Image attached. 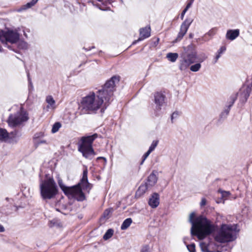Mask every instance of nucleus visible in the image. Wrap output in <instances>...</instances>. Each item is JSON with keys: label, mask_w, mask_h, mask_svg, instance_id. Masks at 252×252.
<instances>
[{"label": "nucleus", "mask_w": 252, "mask_h": 252, "mask_svg": "<svg viewBox=\"0 0 252 252\" xmlns=\"http://www.w3.org/2000/svg\"><path fill=\"white\" fill-rule=\"evenodd\" d=\"M148 204L152 208H157L159 204V195L156 192L153 193L149 199Z\"/></svg>", "instance_id": "nucleus-13"}, {"label": "nucleus", "mask_w": 252, "mask_h": 252, "mask_svg": "<svg viewBox=\"0 0 252 252\" xmlns=\"http://www.w3.org/2000/svg\"><path fill=\"white\" fill-rule=\"evenodd\" d=\"M226 48L225 46H221L220 49L217 51V53L218 55H219L220 56H221V55L225 51Z\"/></svg>", "instance_id": "nucleus-35"}, {"label": "nucleus", "mask_w": 252, "mask_h": 252, "mask_svg": "<svg viewBox=\"0 0 252 252\" xmlns=\"http://www.w3.org/2000/svg\"><path fill=\"white\" fill-rule=\"evenodd\" d=\"M38 0H32L31 1L28 2L26 4L23 5L22 7V9L25 10L28 8H30L33 6Z\"/></svg>", "instance_id": "nucleus-23"}, {"label": "nucleus", "mask_w": 252, "mask_h": 252, "mask_svg": "<svg viewBox=\"0 0 252 252\" xmlns=\"http://www.w3.org/2000/svg\"><path fill=\"white\" fill-rule=\"evenodd\" d=\"M45 143H46V141L45 140H40L39 141L37 142V144Z\"/></svg>", "instance_id": "nucleus-48"}, {"label": "nucleus", "mask_w": 252, "mask_h": 252, "mask_svg": "<svg viewBox=\"0 0 252 252\" xmlns=\"http://www.w3.org/2000/svg\"><path fill=\"white\" fill-rule=\"evenodd\" d=\"M92 0H90L89 2H91L93 5H94V2L93 1H92ZM96 1H98L99 2H103V1H104L105 0H96Z\"/></svg>", "instance_id": "nucleus-47"}, {"label": "nucleus", "mask_w": 252, "mask_h": 252, "mask_svg": "<svg viewBox=\"0 0 252 252\" xmlns=\"http://www.w3.org/2000/svg\"><path fill=\"white\" fill-rule=\"evenodd\" d=\"M6 199L7 200H8V198H6Z\"/></svg>", "instance_id": "nucleus-51"}, {"label": "nucleus", "mask_w": 252, "mask_h": 252, "mask_svg": "<svg viewBox=\"0 0 252 252\" xmlns=\"http://www.w3.org/2000/svg\"><path fill=\"white\" fill-rule=\"evenodd\" d=\"M149 188H150L146 183L144 184H142L139 187L136 192V194H138L139 195H141L145 193Z\"/></svg>", "instance_id": "nucleus-19"}, {"label": "nucleus", "mask_w": 252, "mask_h": 252, "mask_svg": "<svg viewBox=\"0 0 252 252\" xmlns=\"http://www.w3.org/2000/svg\"><path fill=\"white\" fill-rule=\"evenodd\" d=\"M158 142V140H154L150 146L148 150L151 152H152L157 146Z\"/></svg>", "instance_id": "nucleus-29"}, {"label": "nucleus", "mask_w": 252, "mask_h": 252, "mask_svg": "<svg viewBox=\"0 0 252 252\" xmlns=\"http://www.w3.org/2000/svg\"><path fill=\"white\" fill-rule=\"evenodd\" d=\"M158 181V177L153 171L148 176L147 182L145 183L150 188L154 186Z\"/></svg>", "instance_id": "nucleus-17"}, {"label": "nucleus", "mask_w": 252, "mask_h": 252, "mask_svg": "<svg viewBox=\"0 0 252 252\" xmlns=\"http://www.w3.org/2000/svg\"><path fill=\"white\" fill-rule=\"evenodd\" d=\"M45 101L48 104L45 108L47 111H48L49 110H54L56 108V102L52 95L47 96Z\"/></svg>", "instance_id": "nucleus-15"}, {"label": "nucleus", "mask_w": 252, "mask_h": 252, "mask_svg": "<svg viewBox=\"0 0 252 252\" xmlns=\"http://www.w3.org/2000/svg\"><path fill=\"white\" fill-rule=\"evenodd\" d=\"M237 97V96L236 94L232 95L229 98L227 107H229L231 108L232 106V105H233L235 100H236Z\"/></svg>", "instance_id": "nucleus-22"}, {"label": "nucleus", "mask_w": 252, "mask_h": 252, "mask_svg": "<svg viewBox=\"0 0 252 252\" xmlns=\"http://www.w3.org/2000/svg\"><path fill=\"white\" fill-rule=\"evenodd\" d=\"M188 10H187V9H185L182 11V12L181 13V18L182 20H183L184 19V15L185 14V13H186V12Z\"/></svg>", "instance_id": "nucleus-45"}, {"label": "nucleus", "mask_w": 252, "mask_h": 252, "mask_svg": "<svg viewBox=\"0 0 252 252\" xmlns=\"http://www.w3.org/2000/svg\"><path fill=\"white\" fill-rule=\"evenodd\" d=\"M88 169L85 167L83 172V177L79 183L72 187H66L63 184L62 180L60 179L58 184L65 194L69 198H72L79 201H82L85 199V196L82 191V189L89 190L91 189V184L88 181Z\"/></svg>", "instance_id": "nucleus-3"}, {"label": "nucleus", "mask_w": 252, "mask_h": 252, "mask_svg": "<svg viewBox=\"0 0 252 252\" xmlns=\"http://www.w3.org/2000/svg\"><path fill=\"white\" fill-rule=\"evenodd\" d=\"M221 56H220L219 55H218L217 54H216V56L214 58L213 60V64H215L217 63L220 57Z\"/></svg>", "instance_id": "nucleus-40"}, {"label": "nucleus", "mask_w": 252, "mask_h": 252, "mask_svg": "<svg viewBox=\"0 0 252 252\" xmlns=\"http://www.w3.org/2000/svg\"><path fill=\"white\" fill-rule=\"evenodd\" d=\"M132 222V220L131 218H127L126 219L122 224L121 229L122 230H125L127 229L131 224Z\"/></svg>", "instance_id": "nucleus-20"}, {"label": "nucleus", "mask_w": 252, "mask_h": 252, "mask_svg": "<svg viewBox=\"0 0 252 252\" xmlns=\"http://www.w3.org/2000/svg\"><path fill=\"white\" fill-rule=\"evenodd\" d=\"M18 47L20 49H27L28 48V45L26 42L21 40L18 42Z\"/></svg>", "instance_id": "nucleus-25"}, {"label": "nucleus", "mask_w": 252, "mask_h": 252, "mask_svg": "<svg viewBox=\"0 0 252 252\" xmlns=\"http://www.w3.org/2000/svg\"><path fill=\"white\" fill-rule=\"evenodd\" d=\"M28 81H29V87H30V88H29V89L30 90H31V89L32 90L33 88V85H32V80H31V79L30 77V75H29V73L28 74Z\"/></svg>", "instance_id": "nucleus-38"}, {"label": "nucleus", "mask_w": 252, "mask_h": 252, "mask_svg": "<svg viewBox=\"0 0 252 252\" xmlns=\"http://www.w3.org/2000/svg\"><path fill=\"white\" fill-rule=\"evenodd\" d=\"M119 82V77L113 76L108 80L102 88L98 90L96 93L90 92L83 97L80 103V107L84 113H95L101 107V112L105 110L112 100V96L116 83Z\"/></svg>", "instance_id": "nucleus-1"}, {"label": "nucleus", "mask_w": 252, "mask_h": 252, "mask_svg": "<svg viewBox=\"0 0 252 252\" xmlns=\"http://www.w3.org/2000/svg\"><path fill=\"white\" fill-rule=\"evenodd\" d=\"M206 204V200L205 198H202L200 202V205L201 207L205 205Z\"/></svg>", "instance_id": "nucleus-44"}, {"label": "nucleus", "mask_w": 252, "mask_h": 252, "mask_svg": "<svg viewBox=\"0 0 252 252\" xmlns=\"http://www.w3.org/2000/svg\"><path fill=\"white\" fill-rule=\"evenodd\" d=\"M188 251L189 252H195V247L194 244L188 245L187 246Z\"/></svg>", "instance_id": "nucleus-34"}, {"label": "nucleus", "mask_w": 252, "mask_h": 252, "mask_svg": "<svg viewBox=\"0 0 252 252\" xmlns=\"http://www.w3.org/2000/svg\"><path fill=\"white\" fill-rule=\"evenodd\" d=\"M40 194L43 199H51L58 193L56 184L53 178L41 180L39 185Z\"/></svg>", "instance_id": "nucleus-5"}, {"label": "nucleus", "mask_w": 252, "mask_h": 252, "mask_svg": "<svg viewBox=\"0 0 252 252\" xmlns=\"http://www.w3.org/2000/svg\"><path fill=\"white\" fill-rule=\"evenodd\" d=\"M121 1H122V0H121Z\"/></svg>", "instance_id": "nucleus-52"}, {"label": "nucleus", "mask_w": 252, "mask_h": 252, "mask_svg": "<svg viewBox=\"0 0 252 252\" xmlns=\"http://www.w3.org/2000/svg\"><path fill=\"white\" fill-rule=\"evenodd\" d=\"M200 245L201 249L203 252H213L209 251L208 250V247L205 243H200Z\"/></svg>", "instance_id": "nucleus-32"}, {"label": "nucleus", "mask_w": 252, "mask_h": 252, "mask_svg": "<svg viewBox=\"0 0 252 252\" xmlns=\"http://www.w3.org/2000/svg\"><path fill=\"white\" fill-rule=\"evenodd\" d=\"M5 231V228L3 225L0 224V232H3Z\"/></svg>", "instance_id": "nucleus-46"}, {"label": "nucleus", "mask_w": 252, "mask_h": 252, "mask_svg": "<svg viewBox=\"0 0 252 252\" xmlns=\"http://www.w3.org/2000/svg\"><path fill=\"white\" fill-rule=\"evenodd\" d=\"M179 116V113L177 111L173 112L171 115V120L173 121V119L176 118Z\"/></svg>", "instance_id": "nucleus-42"}, {"label": "nucleus", "mask_w": 252, "mask_h": 252, "mask_svg": "<svg viewBox=\"0 0 252 252\" xmlns=\"http://www.w3.org/2000/svg\"><path fill=\"white\" fill-rule=\"evenodd\" d=\"M29 119L28 113L22 107H20L16 113L9 115L6 122L10 127L16 128L23 126Z\"/></svg>", "instance_id": "nucleus-7"}, {"label": "nucleus", "mask_w": 252, "mask_h": 252, "mask_svg": "<svg viewBox=\"0 0 252 252\" xmlns=\"http://www.w3.org/2000/svg\"><path fill=\"white\" fill-rule=\"evenodd\" d=\"M9 141L8 143H17L21 136V134L18 130H14L9 133Z\"/></svg>", "instance_id": "nucleus-16"}, {"label": "nucleus", "mask_w": 252, "mask_h": 252, "mask_svg": "<svg viewBox=\"0 0 252 252\" xmlns=\"http://www.w3.org/2000/svg\"><path fill=\"white\" fill-rule=\"evenodd\" d=\"M189 221L191 224V234L196 236L199 240H203L216 229V226L205 216L201 215L195 218V214L189 215Z\"/></svg>", "instance_id": "nucleus-2"}, {"label": "nucleus", "mask_w": 252, "mask_h": 252, "mask_svg": "<svg viewBox=\"0 0 252 252\" xmlns=\"http://www.w3.org/2000/svg\"><path fill=\"white\" fill-rule=\"evenodd\" d=\"M227 107V108L226 109H225L223 112H222V113H221L222 116L224 115L225 117H226L228 114L231 108H230L229 107Z\"/></svg>", "instance_id": "nucleus-37"}, {"label": "nucleus", "mask_w": 252, "mask_h": 252, "mask_svg": "<svg viewBox=\"0 0 252 252\" xmlns=\"http://www.w3.org/2000/svg\"><path fill=\"white\" fill-rule=\"evenodd\" d=\"M217 31V29L216 28H213L206 33V35L212 37L216 34Z\"/></svg>", "instance_id": "nucleus-31"}, {"label": "nucleus", "mask_w": 252, "mask_h": 252, "mask_svg": "<svg viewBox=\"0 0 252 252\" xmlns=\"http://www.w3.org/2000/svg\"><path fill=\"white\" fill-rule=\"evenodd\" d=\"M140 37L137 40L134 41L132 45L136 44L138 42L141 41L145 38L149 37L151 35V28L147 26L140 29Z\"/></svg>", "instance_id": "nucleus-12"}, {"label": "nucleus", "mask_w": 252, "mask_h": 252, "mask_svg": "<svg viewBox=\"0 0 252 252\" xmlns=\"http://www.w3.org/2000/svg\"><path fill=\"white\" fill-rule=\"evenodd\" d=\"M189 37H190V38H192V34H189Z\"/></svg>", "instance_id": "nucleus-49"}, {"label": "nucleus", "mask_w": 252, "mask_h": 252, "mask_svg": "<svg viewBox=\"0 0 252 252\" xmlns=\"http://www.w3.org/2000/svg\"><path fill=\"white\" fill-rule=\"evenodd\" d=\"M112 208H108L105 210L103 213V217L104 218H108V217L109 215L112 213Z\"/></svg>", "instance_id": "nucleus-33"}, {"label": "nucleus", "mask_w": 252, "mask_h": 252, "mask_svg": "<svg viewBox=\"0 0 252 252\" xmlns=\"http://www.w3.org/2000/svg\"><path fill=\"white\" fill-rule=\"evenodd\" d=\"M221 56H220L219 55H218L217 54H216V56L214 58L213 60V64H215L217 63L220 57Z\"/></svg>", "instance_id": "nucleus-41"}, {"label": "nucleus", "mask_w": 252, "mask_h": 252, "mask_svg": "<svg viewBox=\"0 0 252 252\" xmlns=\"http://www.w3.org/2000/svg\"><path fill=\"white\" fill-rule=\"evenodd\" d=\"M197 59V53L195 47L190 44L184 48V52L181 55L179 69L182 70L187 69L190 64L195 62Z\"/></svg>", "instance_id": "nucleus-6"}, {"label": "nucleus", "mask_w": 252, "mask_h": 252, "mask_svg": "<svg viewBox=\"0 0 252 252\" xmlns=\"http://www.w3.org/2000/svg\"><path fill=\"white\" fill-rule=\"evenodd\" d=\"M240 34L239 29L228 30L226 32L225 37L227 39L233 41L235 40Z\"/></svg>", "instance_id": "nucleus-14"}, {"label": "nucleus", "mask_w": 252, "mask_h": 252, "mask_svg": "<svg viewBox=\"0 0 252 252\" xmlns=\"http://www.w3.org/2000/svg\"><path fill=\"white\" fill-rule=\"evenodd\" d=\"M151 153V152L150 151L148 150V151L146 153H145V154L143 156V159L140 163L141 164H142L143 163L145 160L148 158V157L149 156Z\"/></svg>", "instance_id": "nucleus-36"}, {"label": "nucleus", "mask_w": 252, "mask_h": 252, "mask_svg": "<svg viewBox=\"0 0 252 252\" xmlns=\"http://www.w3.org/2000/svg\"><path fill=\"white\" fill-rule=\"evenodd\" d=\"M61 126L62 125L60 122L55 123L52 126V132L53 133L57 132L61 127Z\"/></svg>", "instance_id": "nucleus-27"}, {"label": "nucleus", "mask_w": 252, "mask_h": 252, "mask_svg": "<svg viewBox=\"0 0 252 252\" xmlns=\"http://www.w3.org/2000/svg\"><path fill=\"white\" fill-rule=\"evenodd\" d=\"M19 34L16 31H8L6 32L0 31V41L3 44H7V42L11 44L17 43L19 39ZM0 52H2V49L0 46Z\"/></svg>", "instance_id": "nucleus-9"}, {"label": "nucleus", "mask_w": 252, "mask_h": 252, "mask_svg": "<svg viewBox=\"0 0 252 252\" xmlns=\"http://www.w3.org/2000/svg\"><path fill=\"white\" fill-rule=\"evenodd\" d=\"M250 92H251V90H250V89H249V88H247L246 90H245L243 91V92L242 94V95L243 97H244L245 101H246L247 100V99L248 98V97H249L250 94Z\"/></svg>", "instance_id": "nucleus-28"}, {"label": "nucleus", "mask_w": 252, "mask_h": 252, "mask_svg": "<svg viewBox=\"0 0 252 252\" xmlns=\"http://www.w3.org/2000/svg\"><path fill=\"white\" fill-rule=\"evenodd\" d=\"M193 22V20L191 18L186 19L181 24L176 38L173 41V43H176L180 41L187 33L190 24Z\"/></svg>", "instance_id": "nucleus-11"}, {"label": "nucleus", "mask_w": 252, "mask_h": 252, "mask_svg": "<svg viewBox=\"0 0 252 252\" xmlns=\"http://www.w3.org/2000/svg\"><path fill=\"white\" fill-rule=\"evenodd\" d=\"M178 56V54L176 53H169L166 55V58L171 62H175Z\"/></svg>", "instance_id": "nucleus-21"}, {"label": "nucleus", "mask_w": 252, "mask_h": 252, "mask_svg": "<svg viewBox=\"0 0 252 252\" xmlns=\"http://www.w3.org/2000/svg\"><path fill=\"white\" fill-rule=\"evenodd\" d=\"M217 252H220V251H217Z\"/></svg>", "instance_id": "nucleus-50"}, {"label": "nucleus", "mask_w": 252, "mask_h": 252, "mask_svg": "<svg viewBox=\"0 0 252 252\" xmlns=\"http://www.w3.org/2000/svg\"><path fill=\"white\" fill-rule=\"evenodd\" d=\"M218 191L221 193L222 198H226L229 196L230 194V192L227 191H224L221 189H219Z\"/></svg>", "instance_id": "nucleus-30"}, {"label": "nucleus", "mask_w": 252, "mask_h": 252, "mask_svg": "<svg viewBox=\"0 0 252 252\" xmlns=\"http://www.w3.org/2000/svg\"><path fill=\"white\" fill-rule=\"evenodd\" d=\"M97 137L98 134L96 133L81 137L78 144V151L82 154L83 157L89 158L90 156L94 155L92 144L94 141Z\"/></svg>", "instance_id": "nucleus-8"}, {"label": "nucleus", "mask_w": 252, "mask_h": 252, "mask_svg": "<svg viewBox=\"0 0 252 252\" xmlns=\"http://www.w3.org/2000/svg\"><path fill=\"white\" fill-rule=\"evenodd\" d=\"M114 230L112 229H109L103 235V238L106 240L110 238L113 235Z\"/></svg>", "instance_id": "nucleus-24"}, {"label": "nucleus", "mask_w": 252, "mask_h": 252, "mask_svg": "<svg viewBox=\"0 0 252 252\" xmlns=\"http://www.w3.org/2000/svg\"><path fill=\"white\" fill-rule=\"evenodd\" d=\"M141 252H150L149 247L148 246L143 247Z\"/></svg>", "instance_id": "nucleus-39"}, {"label": "nucleus", "mask_w": 252, "mask_h": 252, "mask_svg": "<svg viewBox=\"0 0 252 252\" xmlns=\"http://www.w3.org/2000/svg\"><path fill=\"white\" fill-rule=\"evenodd\" d=\"M166 96L161 92H157L154 94V102L155 105L154 110L156 114L159 112L165 103Z\"/></svg>", "instance_id": "nucleus-10"}, {"label": "nucleus", "mask_w": 252, "mask_h": 252, "mask_svg": "<svg viewBox=\"0 0 252 252\" xmlns=\"http://www.w3.org/2000/svg\"><path fill=\"white\" fill-rule=\"evenodd\" d=\"M9 136V132L6 129L0 128V142L8 143Z\"/></svg>", "instance_id": "nucleus-18"}, {"label": "nucleus", "mask_w": 252, "mask_h": 252, "mask_svg": "<svg viewBox=\"0 0 252 252\" xmlns=\"http://www.w3.org/2000/svg\"><path fill=\"white\" fill-rule=\"evenodd\" d=\"M239 232L237 225L235 224H222L214 235L216 241L224 243L236 240Z\"/></svg>", "instance_id": "nucleus-4"}, {"label": "nucleus", "mask_w": 252, "mask_h": 252, "mask_svg": "<svg viewBox=\"0 0 252 252\" xmlns=\"http://www.w3.org/2000/svg\"><path fill=\"white\" fill-rule=\"evenodd\" d=\"M193 1H194V0H191L190 1V2L187 4L185 9H187V10H188L189 9V8L191 7V6L192 5V4Z\"/></svg>", "instance_id": "nucleus-43"}, {"label": "nucleus", "mask_w": 252, "mask_h": 252, "mask_svg": "<svg viewBox=\"0 0 252 252\" xmlns=\"http://www.w3.org/2000/svg\"><path fill=\"white\" fill-rule=\"evenodd\" d=\"M201 65L200 63H197L192 65L190 67V70L193 72H197L200 69Z\"/></svg>", "instance_id": "nucleus-26"}]
</instances>
